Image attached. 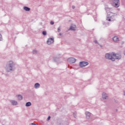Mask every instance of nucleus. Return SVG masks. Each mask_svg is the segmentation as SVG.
Wrapping results in <instances>:
<instances>
[{
  "label": "nucleus",
  "instance_id": "1",
  "mask_svg": "<svg viewBox=\"0 0 125 125\" xmlns=\"http://www.w3.org/2000/svg\"><path fill=\"white\" fill-rule=\"evenodd\" d=\"M15 64L12 61H10L6 65L5 70L6 72L9 73V72L15 71Z\"/></svg>",
  "mask_w": 125,
  "mask_h": 125
},
{
  "label": "nucleus",
  "instance_id": "2",
  "mask_svg": "<svg viewBox=\"0 0 125 125\" xmlns=\"http://www.w3.org/2000/svg\"><path fill=\"white\" fill-rule=\"evenodd\" d=\"M117 13H114L111 12H108L107 13V18L106 20L109 21V22L111 21H114L115 20V17L117 16Z\"/></svg>",
  "mask_w": 125,
  "mask_h": 125
},
{
  "label": "nucleus",
  "instance_id": "3",
  "mask_svg": "<svg viewBox=\"0 0 125 125\" xmlns=\"http://www.w3.org/2000/svg\"><path fill=\"white\" fill-rule=\"evenodd\" d=\"M105 59H107V60H111V61H115V58H114L113 56V52L111 53H106L105 54Z\"/></svg>",
  "mask_w": 125,
  "mask_h": 125
},
{
  "label": "nucleus",
  "instance_id": "4",
  "mask_svg": "<svg viewBox=\"0 0 125 125\" xmlns=\"http://www.w3.org/2000/svg\"><path fill=\"white\" fill-rule=\"evenodd\" d=\"M113 56L115 58V61L116 60H120L122 58V55L120 54H116L113 52Z\"/></svg>",
  "mask_w": 125,
  "mask_h": 125
},
{
  "label": "nucleus",
  "instance_id": "5",
  "mask_svg": "<svg viewBox=\"0 0 125 125\" xmlns=\"http://www.w3.org/2000/svg\"><path fill=\"white\" fill-rule=\"evenodd\" d=\"M88 62H80L79 63V66L81 67V68H83V67H85V66H87L88 65Z\"/></svg>",
  "mask_w": 125,
  "mask_h": 125
},
{
  "label": "nucleus",
  "instance_id": "6",
  "mask_svg": "<svg viewBox=\"0 0 125 125\" xmlns=\"http://www.w3.org/2000/svg\"><path fill=\"white\" fill-rule=\"evenodd\" d=\"M112 2L115 7L118 8L120 6V0H112Z\"/></svg>",
  "mask_w": 125,
  "mask_h": 125
},
{
  "label": "nucleus",
  "instance_id": "7",
  "mask_svg": "<svg viewBox=\"0 0 125 125\" xmlns=\"http://www.w3.org/2000/svg\"><path fill=\"white\" fill-rule=\"evenodd\" d=\"M54 42V38H48L47 40V44H51Z\"/></svg>",
  "mask_w": 125,
  "mask_h": 125
},
{
  "label": "nucleus",
  "instance_id": "8",
  "mask_svg": "<svg viewBox=\"0 0 125 125\" xmlns=\"http://www.w3.org/2000/svg\"><path fill=\"white\" fill-rule=\"evenodd\" d=\"M67 61L70 63H75L76 61H77V60H76V59H75L74 58H70L68 59Z\"/></svg>",
  "mask_w": 125,
  "mask_h": 125
},
{
  "label": "nucleus",
  "instance_id": "9",
  "mask_svg": "<svg viewBox=\"0 0 125 125\" xmlns=\"http://www.w3.org/2000/svg\"><path fill=\"white\" fill-rule=\"evenodd\" d=\"M86 118V119H89L90 118V116L91 115V113L88 111L85 112Z\"/></svg>",
  "mask_w": 125,
  "mask_h": 125
},
{
  "label": "nucleus",
  "instance_id": "10",
  "mask_svg": "<svg viewBox=\"0 0 125 125\" xmlns=\"http://www.w3.org/2000/svg\"><path fill=\"white\" fill-rule=\"evenodd\" d=\"M40 87H41V84H39V83H36L34 84V88L36 89H38V88H40Z\"/></svg>",
  "mask_w": 125,
  "mask_h": 125
},
{
  "label": "nucleus",
  "instance_id": "11",
  "mask_svg": "<svg viewBox=\"0 0 125 125\" xmlns=\"http://www.w3.org/2000/svg\"><path fill=\"white\" fill-rule=\"evenodd\" d=\"M11 103H12V105L13 106H16L18 104V103H17V101H14V100H11L10 101Z\"/></svg>",
  "mask_w": 125,
  "mask_h": 125
},
{
  "label": "nucleus",
  "instance_id": "12",
  "mask_svg": "<svg viewBox=\"0 0 125 125\" xmlns=\"http://www.w3.org/2000/svg\"><path fill=\"white\" fill-rule=\"evenodd\" d=\"M102 97L103 99L105 100L107 99V97H108V96L107 95V94H106V93H103Z\"/></svg>",
  "mask_w": 125,
  "mask_h": 125
},
{
  "label": "nucleus",
  "instance_id": "13",
  "mask_svg": "<svg viewBox=\"0 0 125 125\" xmlns=\"http://www.w3.org/2000/svg\"><path fill=\"white\" fill-rule=\"evenodd\" d=\"M112 41H113V42H119V37L117 36L113 37L112 38Z\"/></svg>",
  "mask_w": 125,
  "mask_h": 125
},
{
  "label": "nucleus",
  "instance_id": "14",
  "mask_svg": "<svg viewBox=\"0 0 125 125\" xmlns=\"http://www.w3.org/2000/svg\"><path fill=\"white\" fill-rule=\"evenodd\" d=\"M23 9L24 10H25V11H30V10H31V8L27 6H24Z\"/></svg>",
  "mask_w": 125,
  "mask_h": 125
},
{
  "label": "nucleus",
  "instance_id": "15",
  "mask_svg": "<svg viewBox=\"0 0 125 125\" xmlns=\"http://www.w3.org/2000/svg\"><path fill=\"white\" fill-rule=\"evenodd\" d=\"M32 105V103L30 102H28L26 103L25 106L26 107H30Z\"/></svg>",
  "mask_w": 125,
  "mask_h": 125
},
{
  "label": "nucleus",
  "instance_id": "16",
  "mask_svg": "<svg viewBox=\"0 0 125 125\" xmlns=\"http://www.w3.org/2000/svg\"><path fill=\"white\" fill-rule=\"evenodd\" d=\"M18 99L20 101L22 100V99H23V97L22 96V95H19L18 96Z\"/></svg>",
  "mask_w": 125,
  "mask_h": 125
},
{
  "label": "nucleus",
  "instance_id": "17",
  "mask_svg": "<svg viewBox=\"0 0 125 125\" xmlns=\"http://www.w3.org/2000/svg\"><path fill=\"white\" fill-rule=\"evenodd\" d=\"M69 30H71V31H75L76 29H75V27L71 26Z\"/></svg>",
  "mask_w": 125,
  "mask_h": 125
},
{
  "label": "nucleus",
  "instance_id": "18",
  "mask_svg": "<svg viewBox=\"0 0 125 125\" xmlns=\"http://www.w3.org/2000/svg\"><path fill=\"white\" fill-rule=\"evenodd\" d=\"M42 34L43 36H46V31H43L42 32Z\"/></svg>",
  "mask_w": 125,
  "mask_h": 125
},
{
  "label": "nucleus",
  "instance_id": "19",
  "mask_svg": "<svg viewBox=\"0 0 125 125\" xmlns=\"http://www.w3.org/2000/svg\"><path fill=\"white\" fill-rule=\"evenodd\" d=\"M105 9L106 11L107 12V11H108V10H110L111 8H110L108 7H105Z\"/></svg>",
  "mask_w": 125,
  "mask_h": 125
},
{
  "label": "nucleus",
  "instance_id": "20",
  "mask_svg": "<svg viewBox=\"0 0 125 125\" xmlns=\"http://www.w3.org/2000/svg\"><path fill=\"white\" fill-rule=\"evenodd\" d=\"M58 33H60V32H61V27H60V26L58 28Z\"/></svg>",
  "mask_w": 125,
  "mask_h": 125
},
{
  "label": "nucleus",
  "instance_id": "21",
  "mask_svg": "<svg viewBox=\"0 0 125 125\" xmlns=\"http://www.w3.org/2000/svg\"><path fill=\"white\" fill-rule=\"evenodd\" d=\"M32 52H33V54H37V53L38 52L36 50H33Z\"/></svg>",
  "mask_w": 125,
  "mask_h": 125
},
{
  "label": "nucleus",
  "instance_id": "22",
  "mask_svg": "<svg viewBox=\"0 0 125 125\" xmlns=\"http://www.w3.org/2000/svg\"><path fill=\"white\" fill-rule=\"evenodd\" d=\"M2 41V36H1V34L0 33V41Z\"/></svg>",
  "mask_w": 125,
  "mask_h": 125
},
{
  "label": "nucleus",
  "instance_id": "23",
  "mask_svg": "<svg viewBox=\"0 0 125 125\" xmlns=\"http://www.w3.org/2000/svg\"><path fill=\"white\" fill-rule=\"evenodd\" d=\"M94 42L95 43H97L98 44H99V43L98 42V41H97V40L94 41Z\"/></svg>",
  "mask_w": 125,
  "mask_h": 125
},
{
  "label": "nucleus",
  "instance_id": "24",
  "mask_svg": "<svg viewBox=\"0 0 125 125\" xmlns=\"http://www.w3.org/2000/svg\"><path fill=\"white\" fill-rule=\"evenodd\" d=\"M50 118H51L50 116H48V118H47V120H46V121H49V120H50Z\"/></svg>",
  "mask_w": 125,
  "mask_h": 125
},
{
  "label": "nucleus",
  "instance_id": "25",
  "mask_svg": "<svg viewBox=\"0 0 125 125\" xmlns=\"http://www.w3.org/2000/svg\"><path fill=\"white\" fill-rule=\"evenodd\" d=\"M50 24H51V25H54V22L53 21H50Z\"/></svg>",
  "mask_w": 125,
  "mask_h": 125
},
{
  "label": "nucleus",
  "instance_id": "26",
  "mask_svg": "<svg viewBox=\"0 0 125 125\" xmlns=\"http://www.w3.org/2000/svg\"><path fill=\"white\" fill-rule=\"evenodd\" d=\"M76 112H74L73 114V117H74V118H76Z\"/></svg>",
  "mask_w": 125,
  "mask_h": 125
},
{
  "label": "nucleus",
  "instance_id": "27",
  "mask_svg": "<svg viewBox=\"0 0 125 125\" xmlns=\"http://www.w3.org/2000/svg\"><path fill=\"white\" fill-rule=\"evenodd\" d=\"M75 7H75V6H74V5H72V8L73 9H75Z\"/></svg>",
  "mask_w": 125,
  "mask_h": 125
},
{
  "label": "nucleus",
  "instance_id": "28",
  "mask_svg": "<svg viewBox=\"0 0 125 125\" xmlns=\"http://www.w3.org/2000/svg\"><path fill=\"white\" fill-rule=\"evenodd\" d=\"M30 125H37V124H34V123H31L30 124Z\"/></svg>",
  "mask_w": 125,
  "mask_h": 125
},
{
  "label": "nucleus",
  "instance_id": "29",
  "mask_svg": "<svg viewBox=\"0 0 125 125\" xmlns=\"http://www.w3.org/2000/svg\"><path fill=\"white\" fill-rule=\"evenodd\" d=\"M99 45H100L101 47H103L102 45H101V44H99Z\"/></svg>",
  "mask_w": 125,
  "mask_h": 125
},
{
  "label": "nucleus",
  "instance_id": "30",
  "mask_svg": "<svg viewBox=\"0 0 125 125\" xmlns=\"http://www.w3.org/2000/svg\"><path fill=\"white\" fill-rule=\"evenodd\" d=\"M59 35H60V36H62V34L61 33H60L59 34Z\"/></svg>",
  "mask_w": 125,
  "mask_h": 125
},
{
  "label": "nucleus",
  "instance_id": "31",
  "mask_svg": "<svg viewBox=\"0 0 125 125\" xmlns=\"http://www.w3.org/2000/svg\"><path fill=\"white\" fill-rule=\"evenodd\" d=\"M54 61H55V62H56V60H55V59H54Z\"/></svg>",
  "mask_w": 125,
  "mask_h": 125
},
{
  "label": "nucleus",
  "instance_id": "32",
  "mask_svg": "<svg viewBox=\"0 0 125 125\" xmlns=\"http://www.w3.org/2000/svg\"><path fill=\"white\" fill-rule=\"evenodd\" d=\"M124 95L125 96V92H124Z\"/></svg>",
  "mask_w": 125,
  "mask_h": 125
},
{
  "label": "nucleus",
  "instance_id": "33",
  "mask_svg": "<svg viewBox=\"0 0 125 125\" xmlns=\"http://www.w3.org/2000/svg\"><path fill=\"white\" fill-rule=\"evenodd\" d=\"M122 43H124V42H122Z\"/></svg>",
  "mask_w": 125,
  "mask_h": 125
}]
</instances>
